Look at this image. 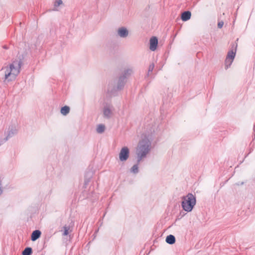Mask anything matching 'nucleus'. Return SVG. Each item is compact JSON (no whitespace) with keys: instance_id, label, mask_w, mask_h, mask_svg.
<instances>
[{"instance_id":"nucleus-1","label":"nucleus","mask_w":255,"mask_h":255,"mask_svg":"<svg viewBox=\"0 0 255 255\" xmlns=\"http://www.w3.org/2000/svg\"><path fill=\"white\" fill-rule=\"evenodd\" d=\"M22 61H13L9 65L4 66L0 70V76L4 83L14 80L20 71Z\"/></svg>"},{"instance_id":"nucleus-2","label":"nucleus","mask_w":255,"mask_h":255,"mask_svg":"<svg viewBox=\"0 0 255 255\" xmlns=\"http://www.w3.org/2000/svg\"><path fill=\"white\" fill-rule=\"evenodd\" d=\"M151 145V141L146 136H144L139 140L136 149L138 163H140L144 158L146 157L147 155L150 151Z\"/></svg>"},{"instance_id":"nucleus-3","label":"nucleus","mask_w":255,"mask_h":255,"mask_svg":"<svg viewBox=\"0 0 255 255\" xmlns=\"http://www.w3.org/2000/svg\"><path fill=\"white\" fill-rule=\"evenodd\" d=\"M181 206L183 209L187 212H191L196 203V197L192 193H188L182 197Z\"/></svg>"},{"instance_id":"nucleus-4","label":"nucleus","mask_w":255,"mask_h":255,"mask_svg":"<svg viewBox=\"0 0 255 255\" xmlns=\"http://www.w3.org/2000/svg\"><path fill=\"white\" fill-rule=\"evenodd\" d=\"M17 133V126L16 124L10 125L4 131L5 137L0 141V145Z\"/></svg>"},{"instance_id":"nucleus-5","label":"nucleus","mask_w":255,"mask_h":255,"mask_svg":"<svg viewBox=\"0 0 255 255\" xmlns=\"http://www.w3.org/2000/svg\"><path fill=\"white\" fill-rule=\"evenodd\" d=\"M114 109V107L112 104L105 103L103 109L104 117L108 119H110L113 115Z\"/></svg>"},{"instance_id":"nucleus-6","label":"nucleus","mask_w":255,"mask_h":255,"mask_svg":"<svg viewBox=\"0 0 255 255\" xmlns=\"http://www.w3.org/2000/svg\"><path fill=\"white\" fill-rule=\"evenodd\" d=\"M119 159L122 162L126 161L129 156V149L127 146L122 147L120 151Z\"/></svg>"},{"instance_id":"nucleus-7","label":"nucleus","mask_w":255,"mask_h":255,"mask_svg":"<svg viewBox=\"0 0 255 255\" xmlns=\"http://www.w3.org/2000/svg\"><path fill=\"white\" fill-rule=\"evenodd\" d=\"M129 34L128 30L125 27H119L117 30V35L121 38H126Z\"/></svg>"},{"instance_id":"nucleus-8","label":"nucleus","mask_w":255,"mask_h":255,"mask_svg":"<svg viewBox=\"0 0 255 255\" xmlns=\"http://www.w3.org/2000/svg\"><path fill=\"white\" fill-rule=\"evenodd\" d=\"M127 81L126 76H120L118 81L116 89L117 90L122 89Z\"/></svg>"},{"instance_id":"nucleus-9","label":"nucleus","mask_w":255,"mask_h":255,"mask_svg":"<svg viewBox=\"0 0 255 255\" xmlns=\"http://www.w3.org/2000/svg\"><path fill=\"white\" fill-rule=\"evenodd\" d=\"M150 42V49L154 51L156 50L157 44H158V39L156 37H152L149 41Z\"/></svg>"},{"instance_id":"nucleus-10","label":"nucleus","mask_w":255,"mask_h":255,"mask_svg":"<svg viewBox=\"0 0 255 255\" xmlns=\"http://www.w3.org/2000/svg\"><path fill=\"white\" fill-rule=\"evenodd\" d=\"M93 173L91 170L87 171L85 174L84 185L87 186L89 183L90 179L93 176Z\"/></svg>"},{"instance_id":"nucleus-11","label":"nucleus","mask_w":255,"mask_h":255,"mask_svg":"<svg viewBox=\"0 0 255 255\" xmlns=\"http://www.w3.org/2000/svg\"><path fill=\"white\" fill-rule=\"evenodd\" d=\"M41 234V232L39 230L34 231L31 234V240L32 241H35L37 240Z\"/></svg>"},{"instance_id":"nucleus-12","label":"nucleus","mask_w":255,"mask_h":255,"mask_svg":"<svg viewBox=\"0 0 255 255\" xmlns=\"http://www.w3.org/2000/svg\"><path fill=\"white\" fill-rule=\"evenodd\" d=\"M191 13L189 11H185L181 14V19L183 21H186L191 18Z\"/></svg>"},{"instance_id":"nucleus-13","label":"nucleus","mask_w":255,"mask_h":255,"mask_svg":"<svg viewBox=\"0 0 255 255\" xmlns=\"http://www.w3.org/2000/svg\"><path fill=\"white\" fill-rule=\"evenodd\" d=\"M166 242L170 245H172L175 242V238L173 235H168L166 238Z\"/></svg>"},{"instance_id":"nucleus-14","label":"nucleus","mask_w":255,"mask_h":255,"mask_svg":"<svg viewBox=\"0 0 255 255\" xmlns=\"http://www.w3.org/2000/svg\"><path fill=\"white\" fill-rule=\"evenodd\" d=\"M236 49H232L230 50L227 54L226 58H230L231 60H234L236 56Z\"/></svg>"},{"instance_id":"nucleus-15","label":"nucleus","mask_w":255,"mask_h":255,"mask_svg":"<svg viewBox=\"0 0 255 255\" xmlns=\"http://www.w3.org/2000/svg\"><path fill=\"white\" fill-rule=\"evenodd\" d=\"M60 112L62 115L66 116L70 112V108L65 106L61 108Z\"/></svg>"},{"instance_id":"nucleus-16","label":"nucleus","mask_w":255,"mask_h":255,"mask_svg":"<svg viewBox=\"0 0 255 255\" xmlns=\"http://www.w3.org/2000/svg\"><path fill=\"white\" fill-rule=\"evenodd\" d=\"M132 72H133V71H132V69L128 68V69L125 70L124 72L122 73V74L121 76H126V79H127L128 76L131 75Z\"/></svg>"},{"instance_id":"nucleus-17","label":"nucleus","mask_w":255,"mask_h":255,"mask_svg":"<svg viewBox=\"0 0 255 255\" xmlns=\"http://www.w3.org/2000/svg\"><path fill=\"white\" fill-rule=\"evenodd\" d=\"M234 60H231L230 58H226L225 61V68L228 69L231 65Z\"/></svg>"},{"instance_id":"nucleus-18","label":"nucleus","mask_w":255,"mask_h":255,"mask_svg":"<svg viewBox=\"0 0 255 255\" xmlns=\"http://www.w3.org/2000/svg\"><path fill=\"white\" fill-rule=\"evenodd\" d=\"M32 253V249L30 247L26 248L22 252V255H31Z\"/></svg>"},{"instance_id":"nucleus-19","label":"nucleus","mask_w":255,"mask_h":255,"mask_svg":"<svg viewBox=\"0 0 255 255\" xmlns=\"http://www.w3.org/2000/svg\"><path fill=\"white\" fill-rule=\"evenodd\" d=\"M105 129V127L104 125L100 124L99 125L97 128V132L99 133H103Z\"/></svg>"},{"instance_id":"nucleus-20","label":"nucleus","mask_w":255,"mask_h":255,"mask_svg":"<svg viewBox=\"0 0 255 255\" xmlns=\"http://www.w3.org/2000/svg\"><path fill=\"white\" fill-rule=\"evenodd\" d=\"M137 164H134L132 166V167L130 168V172L134 174H136L138 172V166Z\"/></svg>"},{"instance_id":"nucleus-21","label":"nucleus","mask_w":255,"mask_h":255,"mask_svg":"<svg viewBox=\"0 0 255 255\" xmlns=\"http://www.w3.org/2000/svg\"><path fill=\"white\" fill-rule=\"evenodd\" d=\"M64 232L63 233V236H67L69 234V227L66 226L63 227Z\"/></svg>"},{"instance_id":"nucleus-22","label":"nucleus","mask_w":255,"mask_h":255,"mask_svg":"<svg viewBox=\"0 0 255 255\" xmlns=\"http://www.w3.org/2000/svg\"><path fill=\"white\" fill-rule=\"evenodd\" d=\"M154 68V64L153 63H151L149 65L148 67L147 76H148L149 73L151 72Z\"/></svg>"},{"instance_id":"nucleus-23","label":"nucleus","mask_w":255,"mask_h":255,"mask_svg":"<svg viewBox=\"0 0 255 255\" xmlns=\"http://www.w3.org/2000/svg\"><path fill=\"white\" fill-rule=\"evenodd\" d=\"M62 4V1L61 0H58L54 3V6L55 7L59 6L60 5Z\"/></svg>"},{"instance_id":"nucleus-24","label":"nucleus","mask_w":255,"mask_h":255,"mask_svg":"<svg viewBox=\"0 0 255 255\" xmlns=\"http://www.w3.org/2000/svg\"><path fill=\"white\" fill-rule=\"evenodd\" d=\"M3 188L2 186V179L0 178V196L2 194Z\"/></svg>"},{"instance_id":"nucleus-25","label":"nucleus","mask_w":255,"mask_h":255,"mask_svg":"<svg viewBox=\"0 0 255 255\" xmlns=\"http://www.w3.org/2000/svg\"><path fill=\"white\" fill-rule=\"evenodd\" d=\"M224 25V22L221 21L218 22V27L219 28H221Z\"/></svg>"},{"instance_id":"nucleus-26","label":"nucleus","mask_w":255,"mask_h":255,"mask_svg":"<svg viewBox=\"0 0 255 255\" xmlns=\"http://www.w3.org/2000/svg\"><path fill=\"white\" fill-rule=\"evenodd\" d=\"M108 92H110V93H113V91H110V89H108Z\"/></svg>"},{"instance_id":"nucleus-27","label":"nucleus","mask_w":255,"mask_h":255,"mask_svg":"<svg viewBox=\"0 0 255 255\" xmlns=\"http://www.w3.org/2000/svg\"><path fill=\"white\" fill-rule=\"evenodd\" d=\"M112 85V83H110V84H109V86L110 87V86H111V85Z\"/></svg>"}]
</instances>
